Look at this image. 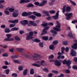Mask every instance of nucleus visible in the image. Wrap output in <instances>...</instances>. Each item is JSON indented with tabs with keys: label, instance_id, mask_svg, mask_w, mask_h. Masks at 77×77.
<instances>
[{
	"label": "nucleus",
	"instance_id": "1",
	"mask_svg": "<svg viewBox=\"0 0 77 77\" xmlns=\"http://www.w3.org/2000/svg\"><path fill=\"white\" fill-rule=\"evenodd\" d=\"M18 52H20L22 56H25L26 57L30 58V56L26 54V52H25L24 50H23V49L22 48H18L17 49Z\"/></svg>",
	"mask_w": 77,
	"mask_h": 77
},
{
	"label": "nucleus",
	"instance_id": "2",
	"mask_svg": "<svg viewBox=\"0 0 77 77\" xmlns=\"http://www.w3.org/2000/svg\"><path fill=\"white\" fill-rule=\"evenodd\" d=\"M56 23L57 25H56L55 27L53 28L54 30H55L56 31H57V32L61 31V29H60V24L59 22V21H57Z\"/></svg>",
	"mask_w": 77,
	"mask_h": 77
},
{
	"label": "nucleus",
	"instance_id": "3",
	"mask_svg": "<svg viewBox=\"0 0 77 77\" xmlns=\"http://www.w3.org/2000/svg\"><path fill=\"white\" fill-rule=\"evenodd\" d=\"M72 15V13H66L65 14V16H66V19L67 20H70L71 16Z\"/></svg>",
	"mask_w": 77,
	"mask_h": 77
},
{
	"label": "nucleus",
	"instance_id": "4",
	"mask_svg": "<svg viewBox=\"0 0 77 77\" xmlns=\"http://www.w3.org/2000/svg\"><path fill=\"white\" fill-rule=\"evenodd\" d=\"M59 11H58L56 13L55 15L52 16V17L54 18V20H58L59 18Z\"/></svg>",
	"mask_w": 77,
	"mask_h": 77
},
{
	"label": "nucleus",
	"instance_id": "5",
	"mask_svg": "<svg viewBox=\"0 0 77 77\" xmlns=\"http://www.w3.org/2000/svg\"><path fill=\"white\" fill-rule=\"evenodd\" d=\"M21 24H22L23 26H26V24H28V20H23L20 21Z\"/></svg>",
	"mask_w": 77,
	"mask_h": 77
},
{
	"label": "nucleus",
	"instance_id": "6",
	"mask_svg": "<svg viewBox=\"0 0 77 77\" xmlns=\"http://www.w3.org/2000/svg\"><path fill=\"white\" fill-rule=\"evenodd\" d=\"M34 55L32 56L33 58H38V57H39V58H42V57L41 55L34 53Z\"/></svg>",
	"mask_w": 77,
	"mask_h": 77
},
{
	"label": "nucleus",
	"instance_id": "7",
	"mask_svg": "<svg viewBox=\"0 0 77 77\" xmlns=\"http://www.w3.org/2000/svg\"><path fill=\"white\" fill-rule=\"evenodd\" d=\"M54 64L56 66H60L61 65V63L57 60H55L54 61Z\"/></svg>",
	"mask_w": 77,
	"mask_h": 77
},
{
	"label": "nucleus",
	"instance_id": "8",
	"mask_svg": "<svg viewBox=\"0 0 77 77\" xmlns=\"http://www.w3.org/2000/svg\"><path fill=\"white\" fill-rule=\"evenodd\" d=\"M70 54L72 56H76V52L74 50L72 49L71 50Z\"/></svg>",
	"mask_w": 77,
	"mask_h": 77
},
{
	"label": "nucleus",
	"instance_id": "9",
	"mask_svg": "<svg viewBox=\"0 0 77 77\" xmlns=\"http://www.w3.org/2000/svg\"><path fill=\"white\" fill-rule=\"evenodd\" d=\"M30 12H23L22 13V15L23 17H27V16L30 15Z\"/></svg>",
	"mask_w": 77,
	"mask_h": 77
},
{
	"label": "nucleus",
	"instance_id": "10",
	"mask_svg": "<svg viewBox=\"0 0 77 77\" xmlns=\"http://www.w3.org/2000/svg\"><path fill=\"white\" fill-rule=\"evenodd\" d=\"M47 2V0H43V1L42 2L40 3L39 5V6H44L45 5V4Z\"/></svg>",
	"mask_w": 77,
	"mask_h": 77
},
{
	"label": "nucleus",
	"instance_id": "11",
	"mask_svg": "<svg viewBox=\"0 0 77 77\" xmlns=\"http://www.w3.org/2000/svg\"><path fill=\"white\" fill-rule=\"evenodd\" d=\"M72 48H73V49H74V50H76V49H77V43H74L73 44V45H72Z\"/></svg>",
	"mask_w": 77,
	"mask_h": 77
},
{
	"label": "nucleus",
	"instance_id": "12",
	"mask_svg": "<svg viewBox=\"0 0 77 77\" xmlns=\"http://www.w3.org/2000/svg\"><path fill=\"white\" fill-rule=\"evenodd\" d=\"M33 38H34V37L30 36L28 35L26 37V40L29 41V40H30V39H33Z\"/></svg>",
	"mask_w": 77,
	"mask_h": 77
},
{
	"label": "nucleus",
	"instance_id": "13",
	"mask_svg": "<svg viewBox=\"0 0 77 77\" xmlns=\"http://www.w3.org/2000/svg\"><path fill=\"white\" fill-rule=\"evenodd\" d=\"M12 15L13 17L16 18L18 16V13H17L16 12H14L12 13Z\"/></svg>",
	"mask_w": 77,
	"mask_h": 77
},
{
	"label": "nucleus",
	"instance_id": "14",
	"mask_svg": "<svg viewBox=\"0 0 77 77\" xmlns=\"http://www.w3.org/2000/svg\"><path fill=\"white\" fill-rule=\"evenodd\" d=\"M29 23L30 24H31L33 26H37V24L36 23H35L34 21H29Z\"/></svg>",
	"mask_w": 77,
	"mask_h": 77
},
{
	"label": "nucleus",
	"instance_id": "15",
	"mask_svg": "<svg viewBox=\"0 0 77 77\" xmlns=\"http://www.w3.org/2000/svg\"><path fill=\"white\" fill-rule=\"evenodd\" d=\"M30 74L31 75H33L35 74V72H34V69L33 68H31L30 69V72H29Z\"/></svg>",
	"mask_w": 77,
	"mask_h": 77
},
{
	"label": "nucleus",
	"instance_id": "16",
	"mask_svg": "<svg viewBox=\"0 0 77 77\" xmlns=\"http://www.w3.org/2000/svg\"><path fill=\"white\" fill-rule=\"evenodd\" d=\"M48 11H42L43 14H45L46 16H48V17L50 16V14H48Z\"/></svg>",
	"mask_w": 77,
	"mask_h": 77
},
{
	"label": "nucleus",
	"instance_id": "17",
	"mask_svg": "<svg viewBox=\"0 0 77 77\" xmlns=\"http://www.w3.org/2000/svg\"><path fill=\"white\" fill-rule=\"evenodd\" d=\"M71 8L70 7H67L66 9V12H69L71 11Z\"/></svg>",
	"mask_w": 77,
	"mask_h": 77
},
{
	"label": "nucleus",
	"instance_id": "18",
	"mask_svg": "<svg viewBox=\"0 0 77 77\" xmlns=\"http://www.w3.org/2000/svg\"><path fill=\"white\" fill-rule=\"evenodd\" d=\"M29 18H31L33 20H35V18H36V17L34 15H31L29 16Z\"/></svg>",
	"mask_w": 77,
	"mask_h": 77
},
{
	"label": "nucleus",
	"instance_id": "19",
	"mask_svg": "<svg viewBox=\"0 0 77 77\" xmlns=\"http://www.w3.org/2000/svg\"><path fill=\"white\" fill-rule=\"evenodd\" d=\"M33 42H35L39 43L41 42V40L37 38H35L34 40H32Z\"/></svg>",
	"mask_w": 77,
	"mask_h": 77
},
{
	"label": "nucleus",
	"instance_id": "20",
	"mask_svg": "<svg viewBox=\"0 0 77 77\" xmlns=\"http://www.w3.org/2000/svg\"><path fill=\"white\" fill-rule=\"evenodd\" d=\"M71 64V61L70 60H67L66 63L67 66H69Z\"/></svg>",
	"mask_w": 77,
	"mask_h": 77
},
{
	"label": "nucleus",
	"instance_id": "21",
	"mask_svg": "<svg viewBox=\"0 0 77 77\" xmlns=\"http://www.w3.org/2000/svg\"><path fill=\"white\" fill-rule=\"evenodd\" d=\"M34 5L33 4H29L27 6H26V8H31L32 7H33Z\"/></svg>",
	"mask_w": 77,
	"mask_h": 77
},
{
	"label": "nucleus",
	"instance_id": "22",
	"mask_svg": "<svg viewBox=\"0 0 77 77\" xmlns=\"http://www.w3.org/2000/svg\"><path fill=\"white\" fill-rule=\"evenodd\" d=\"M5 33H9L11 32V30L8 28H6L5 29Z\"/></svg>",
	"mask_w": 77,
	"mask_h": 77
},
{
	"label": "nucleus",
	"instance_id": "23",
	"mask_svg": "<svg viewBox=\"0 0 77 77\" xmlns=\"http://www.w3.org/2000/svg\"><path fill=\"white\" fill-rule=\"evenodd\" d=\"M68 37H69L70 38H73V35H72V34L71 32L69 33L68 34Z\"/></svg>",
	"mask_w": 77,
	"mask_h": 77
},
{
	"label": "nucleus",
	"instance_id": "24",
	"mask_svg": "<svg viewBox=\"0 0 77 77\" xmlns=\"http://www.w3.org/2000/svg\"><path fill=\"white\" fill-rule=\"evenodd\" d=\"M47 31L43 29V32L41 34V35H43L44 34H47Z\"/></svg>",
	"mask_w": 77,
	"mask_h": 77
},
{
	"label": "nucleus",
	"instance_id": "25",
	"mask_svg": "<svg viewBox=\"0 0 77 77\" xmlns=\"http://www.w3.org/2000/svg\"><path fill=\"white\" fill-rule=\"evenodd\" d=\"M27 71H28V69H25L24 70L23 72V75H27Z\"/></svg>",
	"mask_w": 77,
	"mask_h": 77
},
{
	"label": "nucleus",
	"instance_id": "26",
	"mask_svg": "<svg viewBox=\"0 0 77 77\" xmlns=\"http://www.w3.org/2000/svg\"><path fill=\"white\" fill-rule=\"evenodd\" d=\"M15 30H18V28L16 27H14L11 29V31H15Z\"/></svg>",
	"mask_w": 77,
	"mask_h": 77
},
{
	"label": "nucleus",
	"instance_id": "27",
	"mask_svg": "<svg viewBox=\"0 0 77 77\" xmlns=\"http://www.w3.org/2000/svg\"><path fill=\"white\" fill-rule=\"evenodd\" d=\"M48 39V37L47 36H43L42 37V39L44 41H47Z\"/></svg>",
	"mask_w": 77,
	"mask_h": 77
},
{
	"label": "nucleus",
	"instance_id": "28",
	"mask_svg": "<svg viewBox=\"0 0 77 77\" xmlns=\"http://www.w3.org/2000/svg\"><path fill=\"white\" fill-rule=\"evenodd\" d=\"M32 65H33V66H36V67H40V66H40V65L39 64H37L35 63H32Z\"/></svg>",
	"mask_w": 77,
	"mask_h": 77
},
{
	"label": "nucleus",
	"instance_id": "29",
	"mask_svg": "<svg viewBox=\"0 0 77 77\" xmlns=\"http://www.w3.org/2000/svg\"><path fill=\"white\" fill-rule=\"evenodd\" d=\"M50 32L52 33H54L55 35H57V31H54V30H51Z\"/></svg>",
	"mask_w": 77,
	"mask_h": 77
},
{
	"label": "nucleus",
	"instance_id": "30",
	"mask_svg": "<svg viewBox=\"0 0 77 77\" xmlns=\"http://www.w3.org/2000/svg\"><path fill=\"white\" fill-rule=\"evenodd\" d=\"M5 72H6V74L8 75L9 74V72H10V70L9 69H7L5 70Z\"/></svg>",
	"mask_w": 77,
	"mask_h": 77
},
{
	"label": "nucleus",
	"instance_id": "31",
	"mask_svg": "<svg viewBox=\"0 0 77 77\" xmlns=\"http://www.w3.org/2000/svg\"><path fill=\"white\" fill-rule=\"evenodd\" d=\"M18 69L19 71H23V67L22 66H20Z\"/></svg>",
	"mask_w": 77,
	"mask_h": 77
},
{
	"label": "nucleus",
	"instance_id": "32",
	"mask_svg": "<svg viewBox=\"0 0 77 77\" xmlns=\"http://www.w3.org/2000/svg\"><path fill=\"white\" fill-rule=\"evenodd\" d=\"M64 53V51L63 50H61V52H59L57 54L58 55H62Z\"/></svg>",
	"mask_w": 77,
	"mask_h": 77
},
{
	"label": "nucleus",
	"instance_id": "33",
	"mask_svg": "<svg viewBox=\"0 0 77 77\" xmlns=\"http://www.w3.org/2000/svg\"><path fill=\"white\" fill-rule=\"evenodd\" d=\"M14 38L15 40H16V41H20V38L17 35L15 36Z\"/></svg>",
	"mask_w": 77,
	"mask_h": 77
},
{
	"label": "nucleus",
	"instance_id": "34",
	"mask_svg": "<svg viewBox=\"0 0 77 77\" xmlns=\"http://www.w3.org/2000/svg\"><path fill=\"white\" fill-rule=\"evenodd\" d=\"M54 55L53 54H51V56H49L48 57L49 59H53L54 58Z\"/></svg>",
	"mask_w": 77,
	"mask_h": 77
},
{
	"label": "nucleus",
	"instance_id": "35",
	"mask_svg": "<svg viewBox=\"0 0 77 77\" xmlns=\"http://www.w3.org/2000/svg\"><path fill=\"white\" fill-rule=\"evenodd\" d=\"M3 57H8V54L7 53H4L2 54Z\"/></svg>",
	"mask_w": 77,
	"mask_h": 77
},
{
	"label": "nucleus",
	"instance_id": "36",
	"mask_svg": "<svg viewBox=\"0 0 77 77\" xmlns=\"http://www.w3.org/2000/svg\"><path fill=\"white\" fill-rule=\"evenodd\" d=\"M18 57H19L18 56L16 55H12L11 56V58L12 59H15V58H18Z\"/></svg>",
	"mask_w": 77,
	"mask_h": 77
},
{
	"label": "nucleus",
	"instance_id": "37",
	"mask_svg": "<svg viewBox=\"0 0 77 77\" xmlns=\"http://www.w3.org/2000/svg\"><path fill=\"white\" fill-rule=\"evenodd\" d=\"M29 13H30V15H31V14H32L33 15H35L36 16L37 12H36V11H34L32 12H29Z\"/></svg>",
	"mask_w": 77,
	"mask_h": 77
},
{
	"label": "nucleus",
	"instance_id": "38",
	"mask_svg": "<svg viewBox=\"0 0 77 77\" xmlns=\"http://www.w3.org/2000/svg\"><path fill=\"white\" fill-rule=\"evenodd\" d=\"M49 48V49H50V50H53L54 48V45H51L50 46Z\"/></svg>",
	"mask_w": 77,
	"mask_h": 77
},
{
	"label": "nucleus",
	"instance_id": "39",
	"mask_svg": "<svg viewBox=\"0 0 77 77\" xmlns=\"http://www.w3.org/2000/svg\"><path fill=\"white\" fill-rule=\"evenodd\" d=\"M6 36H7V38L8 39H9L10 38H11V36H12V35L11 34H7L6 35Z\"/></svg>",
	"mask_w": 77,
	"mask_h": 77
},
{
	"label": "nucleus",
	"instance_id": "40",
	"mask_svg": "<svg viewBox=\"0 0 77 77\" xmlns=\"http://www.w3.org/2000/svg\"><path fill=\"white\" fill-rule=\"evenodd\" d=\"M62 44L64 45H66L68 44V42L64 41L63 42Z\"/></svg>",
	"mask_w": 77,
	"mask_h": 77
},
{
	"label": "nucleus",
	"instance_id": "41",
	"mask_svg": "<svg viewBox=\"0 0 77 77\" xmlns=\"http://www.w3.org/2000/svg\"><path fill=\"white\" fill-rule=\"evenodd\" d=\"M9 11L11 12H13L14 11V8H10L8 9Z\"/></svg>",
	"mask_w": 77,
	"mask_h": 77
},
{
	"label": "nucleus",
	"instance_id": "42",
	"mask_svg": "<svg viewBox=\"0 0 77 77\" xmlns=\"http://www.w3.org/2000/svg\"><path fill=\"white\" fill-rule=\"evenodd\" d=\"M36 17H41V14L40 13H37L36 16Z\"/></svg>",
	"mask_w": 77,
	"mask_h": 77
},
{
	"label": "nucleus",
	"instance_id": "43",
	"mask_svg": "<svg viewBox=\"0 0 77 77\" xmlns=\"http://www.w3.org/2000/svg\"><path fill=\"white\" fill-rule=\"evenodd\" d=\"M70 2H71V3H72V4L73 5V6H75L76 5V4L73 1H71V0H69Z\"/></svg>",
	"mask_w": 77,
	"mask_h": 77
},
{
	"label": "nucleus",
	"instance_id": "44",
	"mask_svg": "<svg viewBox=\"0 0 77 77\" xmlns=\"http://www.w3.org/2000/svg\"><path fill=\"white\" fill-rule=\"evenodd\" d=\"M48 25V24L47 23H45L42 24V26H43V27H46V26H47Z\"/></svg>",
	"mask_w": 77,
	"mask_h": 77
},
{
	"label": "nucleus",
	"instance_id": "45",
	"mask_svg": "<svg viewBox=\"0 0 77 77\" xmlns=\"http://www.w3.org/2000/svg\"><path fill=\"white\" fill-rule=\"evenodd\" d=\"M43 71H44L46 72H48V70L46 68L43 69Z\"/></svg>",
	"mask_w": 77,
	"mask_h": 77
},
{
	"label": "nucleus",
	"instance_id": "46",
	"mask_svg": "<svg viewBox=\"0 0 77 77\" xmlns=\"http://www.w3.org/2000/svg\"><path fill=\"white\" fill-rule=\"evenodd\" d=\"M29 34L30 36H32L33 35V31L30 32L29 33Z\"/></svg>",
	"mask_w": 77,
	"mask_h": 77
},
{
	"label": "nucleus",
	"instance_id": "47",
	"mask_svg": "<svg viewBox=\"0 0 77 77\" xmlns=\"http://www.w3.org/2000/svg\"><path fill=\"white\" fill-rule=\"evenodd\" d=\"M39 45L41 47H44V44L43 43L40 42L39 43Z\"/></svg>",
	"mask_w": 77,
	"mask_h": 77
},
{
	"label": "nucleus",
	"instance_id": "48",
	"mask_svg": "<svg viewBox=\"0 0 77 77\" xmlns=\"http://www.w3.org/2000/svg\"><path fill=\"white\" fill-rule=\"evenodd\" d=\"M49 12L50 13V14H54V13L56 12V11H55L54 10H51L49 11Z\"/></svg>",
	"mask_w": 77,
	"mask_h": 77
},
{
	"label": "nucleus",
	"instance_id": "49",
	"mask_svg": "<svg viewBox=\"0 0 77 77\" xmlns=\"http://www.w3.org/2000/svg\"><path fill=\"white\" fill-rule=\"evenodd\" d=\"M65 72L67 74H69L70 73V71L69 69H66L65 71Z\"/></svg>",
	"mask_w": 77,
	"mask_h": 77
},
{
	"label": "nucleus",
	"instance_id": "50",
	"mask_svg": "<svg viewBox=\"0 0 77 77\" xmlns=\"http://www.w3.org/2000/svg\"><path fill=\"white\" fill-rule=\"evenodd\" d=\"M5 14L6 15H9L10 13L9 11H6V10L5 11Z\"/></svg>",
	"mask_w": 77,
	"mask_h": 77
},
{
	"label": "nucleus",
	"instance_id": "51",
	"mask_svg": "<svg viewBox=\"0 0 77 77\" xmlns=\"http://www.w3.org/2000/svg\"><path fill=\"white\" fill-rule=\"evenodd\" d=\"M25 0H20V3H25Z\"/></svg>",
	"mask_w": 77,
	"mask_h": 77
},
{
	"label": "nucleus",
	"instance_id": "52",
	"mask_svg": "<svg viewBox=\"0 0 77 77\" xmlns=\"http://www.w3.org/2000/svg\"><path fill=\"white\" fill-rule=\"evenodd\" d=\"M52 72H53V73H54V74H58V71L56 70H52Z\"/></svg>",
	"mask_w": 77,
	"mask_h": 77
},
{
	"label": "nucleus",
	"instance_id": "53",
	"mask_svg": "<svg viewBox=\"0 0 77 77\" xmlns=\"http://www.w3.org/2000/svg\"><path fill=\"white\" fill-rule=\"evenodd\" d=\"M49 28H50V27L49 26H45L43 29L45 30H48Z\"/></svg>",
	"mask_w": 77,
	"mask_h": 77
},
{
	"label": "nucleus",
	"instance_id": "54",
	"mask_svg": "<svg viewBox=\"0 0 77 77\" xmlns=\"http://www.w3.org/2000/svg\"><path fill=\"white\" fill-rule=\"evenodd\" d=\"M14 26H15V24H11L9 25V27H10V28H11L12 27H14Z\"/></svg>",
	"mask_w": 77,
	"mask_h": 77
},
{
	"label": "nucleus",
	"instance_id": "55",
	"mask_svg": "<svg viewBox=\"0 0 77 77\" xmlns=\"http://www.w3.org/2000/svg\"><path fill=\"white\" fill-rule=\"evenodd\" d=\"M18 23V20L17 19L13 20V23Z\"/></svg>",
	"mask_w": 77,
	"mask_h": 77
},
{
	"label": "nucleus",
	"instance_id": "56",
	"mask_svg": "<svg viewBox=\"0 0 77 77\" xmlns=\"http://www.w3.org/2000/svg\"><path fill=\"white\" fill-rule=\"evenodd\" d=\"M8 66H2L3 69H7V68H8Z\"/></svg>",
	"mask_w": 77,
	"mask_h": 77
},
{
	"label": "nucleus",
	"instance_id": "57",
	"mask_svg": "<svg viewBox=\"0 0 77 77\" xmlns=\"http://www.w3.org/2000/svg\"><path fill=\"white\" fill-rule=\"evenodd\" d=\"M67 61H66V60H64L63 62V65H66Z\"/></svg>",
	"mask_w": 77,
	"mask_h": 77
},
{
	"label": "nucleus",
	"instance_id": "58",
	"mask_svg": "<svg viewBox=\"0 0 77 77\" xmlns=\"http://www.w3.org/2000/svg\"><path fill=\"white\" fill-rule=\"evenodd\" d=\"M47 20H51V16H49L46 18Z\"/></svg>",
	"mask_w": 77,
	"mask_h": 77
},
{
	"label": "nucleus",
	"instance_id": "59",
	"mask_svg": "<svg viewBox=\"0 0 77 77\" xmlns=\"http://www.w3.org/2000/svg\"><path fill=\"white\" fill-rule=\"evenodd\" d=\"M53 44H58V42L57 41H54L53 42Z\"/></svg>",
	"mask_w": 77,
	"mask_h": 77
},
{
	"label": "nucleus",
	"instance_id": "60",
	"mask_svg": "<svg viewBox=\"0 0 77 77\" xmlns=\"http://www.w3.org/2000/svg\"><path fill=\"white\" fill-rule=\"evenodd\" d=\"M13 61L14 63H19V61H18L17 60H14Z\"/></svg>",
	"mask_w": 77,
	"mask_h": 77
},
{
	"label": "nucleus",
	"instance_id": "61",
	"mask_svg": "<svg viewBox=\"0 0 77 77\" xmlns=\"http://www.w3.org/2000/svg\"><path fill=\"white\" fill-rule=\"evenodd\" d=\"M73 69H76V70H77V66H75V65H74L73 67Z\"/></svg>",
	"mask_w": 77,
	"mask_h": 77
},
{
	"label": "nucleus",
	"instance_id": "62",
	"mask_svg": "<svg viewBox=\"0 0 77 77\" xmlns=\"http://www.w3.org/2000/svg\"><path fill=\"white\" fill-rule=\"evenodd\" d=\"M64 77V74L63 73H61L60 75L58 76V77Z\"/></svg>",
	"mask_w": 77,
	"mask_h": 77
},
{
	"label": "nucleus",
	"instance_id": "63",
	"mask_svg": "<svg viewBox=\"0 0 77 77\" xmlns=\"http://www.w3.org/2000/svg\"><path fill=\"white\" fill-rule=\"evenodd\" d=\"M4 41H9V38H8L7 37V38H4Z\"/></svg>",
	"mask_w": 77,
	"mask_h": 77
},
{
	"label": "nucleus",
	"instance_id": "64",
	"mask_svg": "<svg viewBox=\"0 0 77 77\" xmlns=\"http://www.w3.org/2000/svg\"><path fill=\"white\" fill-rule=\"evenodd\" d=\"M73 60L75 62H77V57H75L73 58Z\"/></svg>",
	"mask_w": 77,
	"mask_h": 77
}]
</instances>
